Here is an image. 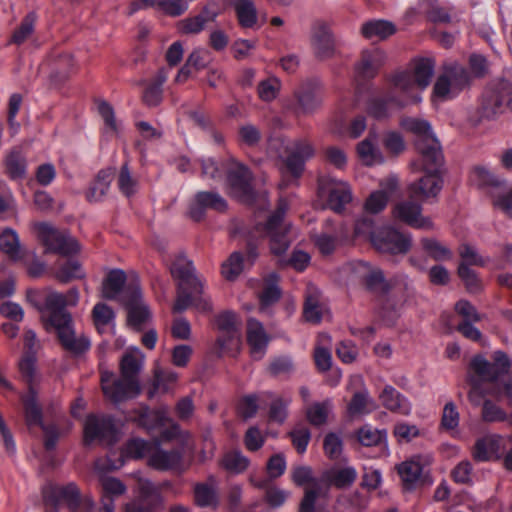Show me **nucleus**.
Listing matches in <instances>:
<instances>
[{
    "mask_svg": "<svg viewBox=\"0 0 512 512\" xmlns=\"http://www.w3.org/2000/svg\"><path fill=\"white\" fill-rule=\"evenodd\" d=\"M79 298L78 289L71 288L66 293L51 292L45 299L47 322L57 330L62 345L75 353H82L90 347L88 338L76 337L71 315L65 310L68 306H76Z\"/></svg>",
    "mask_w": 512,
    "mask_h": 512,
    "instance_id": "obj_1",
    "label": "nucleus"
},
{
    "mask_svg": "<svg viewBox=\"0 0 512 512\" xmlns=\"http://www.w3.org/2000/svg\"><path fill=\"white\" fill-rule=\"evenodd\" d=\"M144 362V354L137 347L129 348L121 360V377L108 371L101 373V388L104 396L117 404L140 394L137 378Z\"/></svg>",
    "mask_w": 512,
    "mask_h": 512,
    "instance_id": "obj_2",
    "label": "nucleus"
},
{
    "mask_svg": "<svg viewBox=\"0 0 512 512\" xmlns=\"http://www.w3.org/2000/svg\"><path fill=\"white\" fill-rule=\"evenodd\" d=\"M434 147L420 146V157L413 166L420 171H424L425 175L419 180L409 185V191L412 196L427 200L436 198L441 192L444 180L440 172V168L444 163L442 150H438L436 144Z\"/></svg>",
    "mask_w": 512,
    "mask_h": 512,
    "instance_id": "obj_3",
    "label": "nucleus"
},
{
    "mask_svg": "<svg viewBox=\"0 0 512 512\" xmlns=\"http://www.w3.org/2000/svg\"><path fill=\"white\" fill-rule=\"evenodd\" d=\"M269 149L276 150L284 161L285 171L279 184L280 188H286L296 182L304 170L305 162L314 154L311 144L303 139H271Z\"/></svg>",
    "mask_w": 512,
    "mask_h": 512,
    "instance_id": "obj_4",
    "label": "nucleus"
},
{
    "mask_svg": "<svg viewBox=\"0 0 512 512\" xmlns=\"http://www.w3.org/2000/svg\"><path fill=\"white\" fill-rule=\"evenodd\" d=\"M435 71V62L431 58H421L414 62L412 70L399 71L390 77L395 90L406 95L414 104L422 101L421 92L430 84Z\"/></svg>",
    "mask_w": 512,
    "mask_h": 512,
    "instance_id": "obj_5",
    "label": "nucleus"
},
{
    "mask_svg": "<svg viewBox=\"0 0 512 512\" xmlns=\"http://www.w3.org/2000/svg\"><path fill=\"white\" fill-rule=\"evenodd\" d=\"M510 96H512V83L504 78L494 79L482 92L478 107L470 116V122L478 125L483 121L496 120L504 113Z\"/></svg>",
    "mask_w": 512,
    "mask_h": 512,
    "instance_id": "obj_6",
    "label": "nucleus"
},
{
    "mask_svg": "<svg viewBox=\"0 0 512 512\" xmlns=\"http://www.w3.org/2000/svg\"><path fill=\"white\" fill-rule=\"evenodd\" d=\"M287 209L286 200L280 199L276 211L268 217L266 223H257L255 226V234L270 238L271 252L277 256L287 251L295 234L293 227L284 222Z\"/></svg>",
    "mask_w": 512,
    "mask_h": 512,
    "instance_id": "obj_7",
    "label": "nucleus"
},
{
    "mask_svg": "<svg viewBox=\"0 0 512 512\" xmlns=\"http://www.w3.org/2000/svg\"><path fill=\"white\" fill-rule=\"evenodd\" d=\"M47 512H58L65 504L69 512H92L94 502L89 496H81L75 483L48 485L43 490Z\"/></svg>",
    "mask_w": 512,
    "mask_h": 512,
    "instance_id": "obj_8",
    "label": "nucleus"
},
{
    "mask_svg": "<svg viewBox=\"0 0 512 512\" xmlns=\"http://www.w3.org/2000/svg\"><path fill=\"white\" fill-rule=\"evenodd\" d=\"M471 77L467 69L457 63L444 64L433 87V101H449L469 87Z\"/></svg>",
    "mask_w": 512,
    "mask_h": 512,
    "instance_id": "obj_9",
    "label": "nucleus"
},
{
    "mask_svg": "<svg viewBox=\"0 0 512 512\" xmlns=\"http://www.w3.org/2000/svg\"><path fill=\"white\" fill-rule=\"evenodd\" d=\"M216 326L220 335L217 339V350L214 352L218 357L238 354L240 346L241 322L236 313L224 311L216 318Z\"/></svg>",
    "mask_w": 512,
    "mask_h": 512,
    "instance_id": "obj_10",
    "label": "nucleus"
},
{
    "mask_svg": "<svg viewBox=\"0 0 512 512\" xmlns=\"http://www.w3.org/2000/svg\"><path fill=\"white\" fill-rule=\"evenodd\" d=\"M34 231L48 253L71 256L76 254L80 249L75 238L65 231L55 229L48 223H36L34 225Z\"/></svg>",
    "mask_w": 512,
    "mask_h": 512,
    "instance_id": "obj_11",
    "label": "nucleus"
},
{
    "mask_svg": "<svg viewBox=\"0 0 512 512\" xmlns=\"http://www.w3.org/2000/svg\"><path fill=\"white\" fill-rule=\"evenodd\" d=\"M319 196L327 200V205L333 211L340 213L346 204L352 200V191L348 182L333 176H322L318 180Z\"/></svg>",
    "mask_w": 512,
    "mask_h": 512,
    "instance_id": "obj_12",
    "label": "nucleus"
},
{
    "mask_svg": "<svg viewBox=\"0 0 512 512\" xmlns=\"http://www.w3.org/2000/svg\"><path fill=\"white\" fill-rule=\"evenodd\" d=\"M22 377L29 385L28 393L23 396V405L26 423L38 424L41 420V408L37 403V392L32 386L35 372V356L27 353L19 362Z\"/></svg>",
    "mask_w": 512,
    "mask_h": 512,
    "instance_id": "obj_13",
    "label": "nucleus"
},
{
    "mask_svg": "<svg viewBox=\"0 0 512 512\" xmlns=\"http://www.w3.org/2000/svg\"><path fill=\"white\" fill-rule=\"evenodd\" d=\"M252 179V173L247 166L235 160L231 162L227 171V181L233 197L240 202L251 203L255 196Z\"/></svg>",
    "mask_w": 512,
    "mask_h": 512,
    "instance_id": "obj_14",
    "label": "nucleus"
},
{
    "mask_svg": "<svg viewBox=\"0 0 512 512\" xmlns=\"http://www.w3.org/2000/svg\"><path fill=\"white\" fill-rule=\"evenodd\" d=\"M409 104L414 103L391 85V91L386 95L370 98L367 104V112L371 117L383 120L391 117Z\"/></svg>",
    "mask_w": 512,
    "mask_h": 512,
    "instance_id": "obj_15",
    "label": "nucleus"
},
{
    "mask_svg": "<svg viewBox=\"0 0 512 512\" xmlns=\"http://www.w3.org/2000/svg\"><path fill=\"white\" fill-rule=\"evenodd\" d=\"M512 361L502 351H496L493 355V363L488 362L483 356H475L471 361L472 370L483 381L495 382L504 375L510 373Z\"/></svg>",
    "mask_w": 512,
    "mask_h": 512,
    "instance_id": "obj_16",
    "label": "nucleus"
},
{
    "mask_svg": "<svg viewBox=\"0 0 512 512\" xmlns=\"http://www.w3.org/2000/svg\"><path fill=\"white\" fill-rule=\"evenodd\" d=\"M191 263L184 257H178L172 264L171 273L178 281V297L174 304L175 312H183L192 304L190 287L192 283Z\"/></svg>",
    "mask_w": 512,
    "mask_h": 512,
    "instance_id": "obj_17",
    "label": "nucleus"
},
{
    "mask_svg": "<svg viewBox=\"0 0 512 512\" xmlns=\"http://www.w3.org/2000/svg\"><path fill=\"white\" fill-rule=\"evenodd\" d=\"M373 246L384 253L404 254L411 247V236L392 227H385L371 236Z\"/></svg>",
    "mask_w": 512,
    "mask_h": 512,
    "instance_id": "obj_18",
    "label": "nucleus"
},
{
    "mask_svg": "<svg viewBox=\"0 0 512 512\" xmlns=\"http://www.w3.org/2000/svg\"><path fill=\"white\" fill-rule=\"evenodd\" d=\"M139 498L126 505L127 512H156L160 504L159 487L144 478L140 472L134 474Z\"/></svg>",
    "mask_w": 512,
    "mask_h": 512,
    "instance_id": "obj_19",
    "label": "nucleus"
},
{
    "mask_svg": "<svg viewBox=\"0 0 512 512\" xmlns=\"http://www.w3.org/2000/svg\"><path fill=\"white\" fill-rule=\"evenodd\" d=\"M84 442L89 445L95 441L111 443L115 440L116 430L111 417L90 414L84 422Z\"/></svg>",
    "mask_w": 512,
    "mask_h": 512,
    "instance_id": "obj_20",
    "label": "nucleus"
},
{
    "mask_svg": "<svg viewBox=\"0 0 512 512\" xmlns=\"http://www.w3.org/2000/svg\"><path fill=\"white\" fill-rule=\"evenodd\" d=\"M393 216L415 229L431 230L434 226L430 217L422 215V206L411 199L398 202L393 207Z\"/></svg>",
    "mask_w": 512,
    "mask_h": 512,
    "instance_id": "obj_21",
    "label": "nucleus"
},
{
    "mask_svg": "<svg viewBox=\"0 0 512 512\" xmlns=\"http://www.w3.org/2000/svg\"><path fill=\"white\" fill-rule=\"evenodd\" d=\"M386 58V53L379 47L363 49L354 65L355 77L361 80L374 78L385 64Z\"/></svg>",
    "mask_w": 512,
    "mask_h": 512,
    "instance_id": "obj_22",
    "label": "nucleus"
},
{
    "mask_svg": "<svg viewBox=\"0 0 512 512\" xmlns=\"http://www.w3.org/2000/svg\"><path fill=\"white\" fill-rule=\"evenodd\" d=\"M125 303H127L128 325L136 330L142 329L150 319L151 313L148 305L142 299V292L138 285L129 288Z\"/></svg>",
    "mask_w": 512,
    "mask_h": 512,
    "instance_id": "obj_23",
    "label": "nucleus"
},
{
    "mask_svg": "<svg viewBox=\"0 0 512 512\" xmlns=\"http://www.w3.org/2000/svg\"><path fill=\"white\" fill-rule=\"evenodd\" d=\"M311 42L315 56L321 60L332 58L337 53V41L326 22L315 24Z\"/></svg>",
    "mask_w": 512,
    "mask_h": 512,
    "instance_id": "obj_24",
    "label": "nucleus"
},
{
    "mask_svg": "<svg viewBox=\"0 0 512 512\" xmlns=\"http://www.w3.org/2000/svg\"><path fill=\"white\" fill-rule=\"evenodd\" d=\"M400 125L404 130L409 131L416 136L415 147L419 155L421 145L428 148L432 146L434 147V142L437 149L442 150L441 145L433 134L431 125L428 121L413 117H406L401 120Z\"/></svg>",
    "mask_w": 512,
    "mask_h": 512,
    "instance_id": "obj_25",
    "label": "nucleus"
},
{
    "mask_svg": "<svg viewBox=\"0 0 512 512\" xmlns=\"http://www.w3.org/2000/svg\"><path fill=\"white\" fill-rule=\"evenodd\" d=\"M268 335L261 322L251 318L247 322V342L250 347L251 356L254 359H261L267 348Z\"/></svg>",
    "mask_w": 512,
    "mask_h": 512,
    "instance_id": "obj_26",
    "label": "nucleus"
},
{
    "mask_svg": "<svg viewBox=\"0 0 512 512\" xmlns=\"http://www.w3.org/2000/svg\"><path fill=\"white\" fill-rule=\"evenodd\" d=\"M148 464L160 471H180L183 469L184 460L179 450L164 451L158 449L149 455Z\"/></svg>",
    "mask_w": 512,
    "mask_h": 512,
    "instance_id": "obj_27",
    "label": "nucleus"
},
{
    "mask_svg": "<svg viewBox=\"0 0 512 512\" xmlns=\"http://www.w3.org/2000/svg\"><path fill=\"white\" fill-rule=\"evenodd\" d=\"M194 504L202 508H217L219 505L218 484L214 476L206 482L194 485Z\"/></svg>",
    "mask_w": 512,
    "mask_h": 512,
    "instance_id": "obj_28",
    "label": "nucleus"
},
{
    "mask_svg": "<svg viewBox=\"0 0 512 512\" xmlns=\"http://www.w3.org/2000/svg\"><path fill=\"white\" fill-rule=\"evenodd\" d=\"M382 405L393 413L407 416L411 413L412 406L409 400L398 392L393 386L386 385L379 394Z\"/></svg>",
    "mask_w": 512,
    "mask_h": 512,
    "instance_id": "obj_29",
    "label": "nucleus"
},
{
    "mask_svg": "<svg viewBox=\"0 0 512 512\" xmlns=\"http://www.w3.org/2000/svg\"><path fill=\"white\" fill-rule=\"evenodd\" d=\"M397 187L395 178L389 179L385 184H381V188L372 192L365 202V211L371 214L381 212L387 205L390 197Z\"/></svg>",
    "mask_w": 512,
    "mask_h": 512,
    "instance_id": "obj_30",
    "label": "nucleus"
},
{
    "mask_svg": "<svg viewBox=\"0 0 512 512\" xmlns=\"http://www.w3.org/2000/svg\"><path fill=\"white\" fill-rule=\"evenodd\" d=\"M357 471L353 466H333L323 474V479L336 488L343 489L352 486L357 478Z\"/></svg>",
    "mask_w": 512,
    "mask_h": 512,
    "instance_id": "obj_31",
    "label": "nucleus"
},
{
    "mask_svg": "<svg viewBox=\"0 0 512 512\" xmlns=\"http://www.w3.org/2000/svg\"><path fill=\"white\" fill-rule=\"evenodd\" d=\"M262 403L270 400L269 419L273 422L282 424L288 415L287 408L292 399L290 396L277 395L272 392H263L260 394Z\"/></svg>",
    "mask_w": 512,
    "mask_h": 512,
    "instance_id": "obj_32",
    "label": "nucleus"
},
{
    "mask_svg": "<svg viewBox=\"0 0 512 512\" xmlns=\"http://www.w3.org/2000/svg\"><path fill=\"white\" fill-rule=\"evenodd\" d=\"M295 97L296 112L301 114L313 113L322 103V96L311 85L302 86L295 92Z\"/></svg>",
    "mask_w": 512,
    "mask_h": 512,
    "instance_id": "obj_33",
    "label": "nucleus"
},
{
    "mask_svg": "<svg viewBox=\"0 0 512 512\" xmlns=\"http://www.w3.org/2000/svg\"><path fill=\"white\" fill-rule=\"evenodd\" d=\"M93 324L99 333H112L115 328V313L105 303H97L92 309Z\"/></svg>",
    "mask_w": 512,
    "mask_h": 512,
    "instance_id": "obj_34",
    "label": "nucleus"
},
{
    "mask_svg": "<svg viewBox=\"0 0 512 512\" xmlns=\"http://www.w3.org/2000/svg\"><path fill=\"white\" fill-rule=\"evenodd\" d=\"M177 380V374L171 370L156 366L152 386L147 394L149 398L155 397L158 393L168 392Z\"/></svg>",
    "mask_w": 512,
    "mask_h": 512,
    "instance_id": "obj_35",
    "label": "nucleus"
},
{
    "mask_svg": "<svg viewBox=\"0 0 512 512\" xmlns=\"http://www.w3.org/2000/svg\"><path fill=\"white\" fill-rule=\"evenodd\" d=\"M112 180H113V170L112 169L101 170L97 174L94 182L89 187V189L86 193V199L89 202L101 201L107 194Z\"/></svg>",
    "mask_w": 512,
    "mask_h": 512,
    "instance_id": "obj_36",
    "label": "nucleus"
},
{
    "mask_svg": "<svg viewBox=\"0 0 512 512\" xmlns=\"http://www.w3.org/2000/svg\"><path fill=\"white\" fill-rule=\"evenodd\" d=\"M239 24L244 28H252L257 23V9L252 0H230Z\"/></svg>",
    "mask_w": 512,
    "mask_h": 512,
    "instance_id": "obj_37",
    "label": "nucleus"
},
{
    "mask_svg": "<svg viewBox=\"0 0 512 512\" xmlns=\"http://www.w3.org/2000/svg\"><path fill=\"white\" fill-rule=\"evenodd\" d=\"M396 32V27L392 22L386 20H371L365 22L361 27V34L366 39H386Z\"/></svg>",
    "mask_w": 512,
    "mask_h": 512,
    "instance_id": "obj_38",
    "label": "nucleus"
},
{
    "mask_svg": "<svg viewBox=\"0 0 512 512\" xmlns=\"http://www.w3.org/2000/svg\"><path fill=\"white\" fill-rule=\"evenodd\" d=\"M126 282V274L120 269L111 270L102 284V296L108 300H116Z\"/></svg>",
    "mask_w": 512,
    "mask_h": 512,
    "instance_id": "obj_39",
    "label": "nucleus"
},
{
    "mask_svg": "<svg viewBox=\"0 0 512 512\" xmlns=\"http://www.w3.org/2000/svg\"><path fill=\"white\" fill-rule=\"evenodd\" d=\"M6 174L13 180L22 179L26 174V160L17 148L10 150L4 158Z\"/></svg>",
    "mask_w": 512,
    "mask_h": 512,
    "instance_id": "obj_40",
    "label": "nucleus"
},
{
    "mask_svg": "<svg viewBox=\"0 0 512 512\" xmlns=\"http://www.w3.org/2000/svg\"><path fill=\"white\" fill-rule=\"evenodd\" d=\"M376 135H369L357 146V153L360 160L367 166L383 162V156L375 145Z\"/></svg>",
    "mask_w": 512,
    "mask_h": 512,
    "instance_id": "obj_41",
    "label": "nucleus"
},
{
    "mask_svg": "<svg viewBox=\"0 0 512 512\" xmlns=\"http://www.w3.org/2000/svg\"><path fill=\"white\" fill-rule=\"evenodd\" d=\"M278 282L279 277L276 273H271L265 278L263 291L259 295L261 311H265L270 305L279 300L281 290Z\"/></svg>",
    "mask_w": 512,
    "mask_h": 512,
    "instance_id": "obj_42",
    "label": "nucleus"
},
{
    "mask_svg": "<svg viewBox=\"0 0 512 512\" xmlns=\"http://www.w3.org/2000/svg\"><path fill=\"white\" fill-rule=\"evenodd\" d=\"M0 251L12 260L21 258L22 249L19 236L12 228H5L0 233Z\"/></svg>",
    "mask_w": 512,
    "mask_h": 512,
    "instance_id": "obj_43",
    "label": "nucleus"
},
{
    "mask_svg": "<svg viewBox=\"0 0 512 512\" xmlns=\"http://www.w3.org/2000/svg\"><path fill=\"white\" fill-rule=\"evenodd\" d=\"M250 460L240 451L231 450L223 454L220 465L227 472L238 475L246 471Z\"/></svg>",
    "mask_w": 512,
    "mask_h": 512,
    "instance_id": "obj_44",
    "label": "nucleus"
},
{
    "mask_svg": "<svg viewBox=\"0 0 512 512\" xmlns=\"http://www.w3.org/2000/svg\"><path fill=\"white\" fill-rule=\"evenodd\" d=\"M194 311L207 314L212 312L213 303L206 291L205 281L194 274Z\"/></svg>",
    "mask_w": 512,
    "mask_h": 512,
    "instance_id": "obj_45",
    "label": "nucleus"
},
{
    "mask_svg": "<svg viewBox=\"0 0 512 512\" xmlns=\"http://www.w3.org/2000/svg\"><path fill=\"white\" fill-rule=\"evenodd\" d=\"M359 270H363V277L367 288L373 292H385L387 283L384 275L379 269H370L367 263L359 262L357 264Z\"/></svg>",
    "mask_w": 512,
    "mask_h": 512,
    "instance_id": "obj_46",
    "label": "nucleus"
},
{
    "mask_svg": "<svg viewBox=\"0 0 512 512\" xmlns=\"http://www.w3.org/2000/svg\"><path fill=\"white\" fill-rule=\"evenodd\" d=\"M500 438L498 436H487L479 439L474 448L473 456L478 461L491 459L499 450Z\"/></svg>",
    "mask_w": 512,
    "mask_h": 512,
    "instance_id": "obj_47",
    "label": "nucleus"
},
{
    "mask_svg": "<svg viewBox=\"0 0 512 512\" xmlns=\"http://www.w3.org/2000/svg\"><path fill=\"white\" fill-rule=\"evenodd\" d=\"M375 407L373 399L369 396L367 389H362L353 394L348 405V412L351 415H362L370 413Z\"/></svg>",
    "mask_w": 512,
    "mask_h": 512,
    "instance_id": "obj_48",
    "label": "nucleus"
},
{
    "mask_svg": "<svg viewBox=\"0 0 512 512\" xmlns=\"http://www.w3.org/2000/svg\"><path fill=\"white\" fill-rule=\"evenodd\" d=\"M55 277L62 283H67L76 279H83L85 272L81 264L76 260H69L59 263L55 271Z\"/></svg>",
    "mask_w": 512,
    "mask_h": 512,
    "instance_id": "obj_49",
    "label": "nucleus"
},
{
    "mask_svg": "<svg viewBox=\"0 0 512 512\" xmlns=\"http://www.w3.org/2000/svg\"><path fill=\"white\" fill-rule=\"evenodd\" d=\"M470 181L478 187H500L504 180L495 176L484 166H476L470 173Z\"/></svg>",
    "mask_w": 512,
    "mask_h": 512,
    "instance_id": "obj_50",
    "label": "nucleus"
},
{
    "mask_svg": "<svg viewBox=\"0 0 512 512\" xmlns=\"http://www.w3.org/2000/svg\"><path fill=\"white\" fill-rule=\"evenodd\" d=\"M331 410V400L315 402L306 409V416L312 425L321 426L327 422Z\"/></svg>",
    "mask_w": 512,
    "mask_h": 512,
    "instance_id": "obj_51",
    "label": "nucleus"
},
{
    "mask_svg": "<svg viewBox=\"0 0 512 512\" xmlns=\"http://www.w3.org/2000/svg\"><path fill=\"white\" fill-rule=\"evenodd\" d=\"M318 294L317 290L308 294L304 305V317L311 323H319L324 313V307L319 301Z\"/></svg>",
    "mask_w": 512,
    "mask_h": 512,
    "instance_id": "obj_52",
    "label": "nucleus"
},
{
    "mask_svg": "<svg viewBox=\"0 0 512 512\" xmlns=\"http://www.w3.org/2000/svg\"><path fill=\"white\" fill-rule=\"evenodd\" d=\"M222 0H210L202 12L194 17V33L201 31L207 22H212L221 11Z\"/></svg>",
    "mask_w": 512,
    "mask_h": 512,
    "instance_id": "obj_53",
    "label": "nucleus"
},
{
    "mask_svg": "<svg viewBox=\"0 0 512 512\" xmlns=\"http://www.w3.org/2000/svg\"><path fill=\"white\" fill-rule=\"evenodd\" d=\"M244 257L241 252H233L229 258L222 264V274L227 280H235L246 267Z\"/></svg>",
    "mask_w": 512,
    "mask_h": 512,
    "instance_id": "obj_54",
    "label": "nucleus"
},
{
    "mask_svg": "<svg viewBox=\"0 0 512 512\" xmlns=\"http://www.w3.org/2000/svg\"><path fill=\"white\" fill-rule=\"evenodd\" d=\"M422 247L435 261H445L452 258V251L441 242L433 238H423Z\"/></svg>",
    "mask_w": 512,
    "mask_h": 512,
    "instance_id": "obj_55",
    "label": "nucleus"
},
{
    "mask_svg": "<svg viewBox=\"0 0 512 512\" xmlns=\"http://www.w3.org/2000/svg\"><path fill=\"white\" fill-rule=\"evenodd\" d=\"M422 465L416 458H412L398 466V473L406 485H412L422 474Z\"/></svg>",
    "mask_w": 512,
    "mask_h": 512,
    "instance_id": "obj_56",
    "label": "nucleus"
},
{
    "mask_svg": "<svg viewBox=\"0 0 512 512\" xmlns=\"http://www.w3.org/2000/svg\"><path fill=\"white\" fill-rule=\"evenodd\" d=\"M357 437L364 446H376L386 441V430H379L371 425H364L358 430Z\"/></svg>",
    "mask_w": 512,
    "mask_h": 512,
    "instance_id": "obj_57",
    "label": "nucleus"
},
{
    "mask_svg": "<svg viewBox=\"0 0 512 512\" xmlns=\"http://www.w3.org/2000/svg\"><path fill=\"white\" fill-rule=\"evenodd\" d=\"M280 89L281 81L275 76H270L259 82L257 93L262 101L271 102L277 97Z\"/></svg>",
    "mask_w": 512,
    "mask_h": 512,
    "instance_id": "obj_58",
    "label": "nucleus"
},
{
    "mask_svg": "<svg viewBox=\"0 0 512 512\" xmlns=\"http://www.w3.org/2000/svg\"><path fill=\"white\" fill-rule=\"evenodd\" d=\"M101 488L103 491L102 501L113 502V497L123 495L126 492L125 484L114 477H102L100 480Z\"/></svg>",
    "mask_w": 512,
    "mask_h": 512,
    "instance_id": "obj_59",
    "label": "nucleus"
},
{
    "mask_svg": "<svg viewBox=\"0 0 512 512\" xmlns=\"http://www.w3.org/2000/svg\"><path fill=\"white\" fill-rule=\"evenodd\" d=\"M117 185L120 192L127 197L135 194L138 189V181L132 176L131 171L126 163L121 166Z\"/></svg>",
    "mask_w": 512,
    "mask_h": 512,
    "instance_id": "obj_60",
    "label": "nucleus"
},
{
    "mask_svg": "<svg viewBox=\"0 0 512 512\" xmlns=\"http://www.w3.org/2000/svg\"><path fill=\"white\" fill-rule=\"evenodd\" d=\"M188 8L186 0H155L154 9L165 15L176 17Z\"/></svg>",
    "mask_w": 512,
    "mask_h": 512,
    "instance_id": "obj_61",
    "label": "nucleus"
},
{
    "mask_svg": "<svg viewBox=\"0 0 512 512\" xmlns=\"http://www.w3.org/2000/svg\"><path fill=\"white\" fill-rule=\"evenodd\" d=\"M151 451V444L142 439H132L130 440L123 451L121 452V456L124 458H142L145 455L149 454Z\"/></svg>",
    "mask_w": 512,
    "mask_h": 512,
    "instance_id": "obj_62",
    "label": "nucleus"
},
{
    "mask_svg": "<svg viewBox=\"0 0 512 512\" xmlns=\"http://www.w3.org/2000/svg\"><path fill=\"white\" fill-rule=\"evenodd\" d=\"M238 137L241 144L254 147L260 142L262 133L257 126L246 123L239 127Z\"/></svg>",
    "mask_w": 512,
    "mask_h": 512,
    "instance_id": "obj_63",
    "label": "nucleus"
},
{
    "mask_svg": "<svg viewBox=\"0 0 512 512\" xmlns=\"http://www.w3.org/2000/svg\"><path fill=\"white\" fill-rule=\"evenodd\" d=\"M140 425L147 429L165 425V415L162 411H150L147 407L141 409L139 417L136 418Z\"/></svg>",
    "mask_w": 512,
    "mask_h": 512,
    "instance_id": "obj_64",
    "label": "nucleus"
}]
</instances>
